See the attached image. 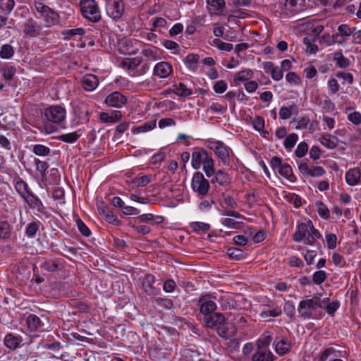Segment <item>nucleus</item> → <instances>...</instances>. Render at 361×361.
Listing matches in <instances>:
<instances>
[{
	"instance_id": "3c124183",
	"label": "nucleus",
	"mask_w": 361,
	"mask_h": 361,
	"mask_svg": "<svg viewBox=\"0 0 361 361\" xmlns=\"http://www.w3.org/2000/svg\"><path fill=\"white\" fill-rule=\"evenodd\" d=\"M198 56L196 54H189L185 59L186 66L191 70L194 71L197 68V63L198 61Z\"/></svg>"
},
{
	"instance_id": "a211bd4d",
	"label": "nucleus",
	"mask_w": 361,
	"mask_h": 361,
	"mask_svg": "<svg viewBox=\"0 0 361 361\" xmlns=\"http://www.w3.org/2000/svg\"><path fill=\"white\" fill-rule=\"evenodd\" d=\"M155 278L152 274H147L142 281V287L145 292L149 295H156L157 290L153 286Z\"/></svg>"
},
{
	"instance_id": "0e129e2a",
	"label": "nucleus",
	"mask_w": 361,
	"mask_h": 361,
	"mask_svg": "<svg viewBox=\"0 0 361 361\" xmlns=\"http://www.w3.org/2000/svg\"><path fill=\"white\" fill-rule=\"evenodd\" d=\"M103 217L109 224L114 225L120 224V221L118 219L117 216L112 211L109 210Z\"/></svg>"
},
{
	"instance_id": "4468645a",
	"label": "nucleus",
	"mask_w": 361,
	"mask_h": 361,
	"mask_svg": "<svg viewBox=\"0 0 361 361\" xmlns=\"http://www.w3.org/2000/svg\"><path fill=\"white\" fill-rule=\"evenodd\" d=\"M310 228H313V224L311 221H308L307 224L302 223L299 224L296 232L293 235V239L295 242L301 241L310 233Z\"/></svg>"
},
{
	"instance_id": "9d476101",
	"label": "nucleus",
	"mask_w": 361,
	"mask_h": 361,
	"mask_svg": "<svg viewBox=\"0 0 361 361\" xmlns=\"http://www.w3.org/2000/svg\"><path fill=\"white\" fill-rule=\"evenodd\" d=\"M42 27L32 18L27 19L24 25L23 32L25 36L35 37L40 35Z\"/></svg>"
},
{
	"instance_id": "e2e57ef3",
	"label": "nucleus",
	"mask_w": 361,
	"mask_h": 361,
	"mask_svg": "<svg viewBox=\"0 0 361 361\" xmlns=\"http://www.w3.org/2000/svg\"><path fill=\"white\" fill-rule=\"evenodd\" d=\"M336 350L333 347L326 348L319 357V361H326L331 356L336 355Z\"/></svg>"
},
{
	"instance_id": "338daca9",
	"label": "nucleus",
	"mask_w": 361,
	"mask_h": 361,
	"mask_svg": "<svg viewBox=\"0 0 361 361\" xmlns=\"http://www.w3.org/2000/svg\"><path fill=\"white\" fill-rule=\"evenodd\" d=\"M151 181V176L149 175H145L136 179H134L133 183H136L138 187H144Z\"/></svg>"
},
{
	"instance_id": "a878e982",
	"label": "nucleus",
	"mask_w": 361,
	"mask_h": 361,
	"mask_svg": "<svg viewBox=\"0 0 361 361\" xmlns=\"http://www.w3.org/2000/svg\"><path fill=\"white\" fill-rule=\"evenodd\" d=\"M275 350L277 353L284 355L291 349V344L286 340L281 339L279 341H275Z\"/></svg>"
},
{
	"instance_id": "37998d69",
	"label": "nucleus",
	"mask_w": 361,
	"mask_h": 361,
	"mask_svg": "<svg viewBox=\"0 0 361 361\" xmlns=\"http://www.w3.org/2000/svg\"><path fill=\"white\" fill-rule=\"evenodd\" d=\"M15 188L17 190V192L25 199V197H26L25 196V194H27V195H29V193H31L30 192L28 191V186L27 185V183L20 180H18L16 182V185H15Z\"/></svg>"
},
{
	"instance_id": "6ab92c4d",
	"label": "nucleus",
	"mask_w": 361,
	"mask_h": 361,
	"mask_svg": "<svg viewBox=\"0 0 361 361\" xmlns=\"http://www.w3.org/2000/svg\"><path fill=\"white\" fill-rule=\"evenodd\" d=\"M26 324L30 331H42L43 329L44 324L40 320L39 317L35 314H30L26 319Z\"/></svg>"
},
{
	"instance_id": "f704fd0d",
	"label": "nucleus",
	"mask_w": 361,
	"mask_h": 361,
	"mask_svg": "<svg viewBox=\"0 0 361 361\" xmlns=\"http://www.w3.org/2000/svg\"><path fill=\"white\" fill-rule=\"evenodd\" d=\"M340 303L338 301L329 302V300H325V302L323 303L322 309H324L329 314L333 316L335 312L338 309Z\"/></svg>"
},
{
	"instance_id": "7ed1b4c3",
	"label": "nucleus",
	"mask_w": 361,
	"mask_h": 361,
	"mask_svg": "<svg viewBox=\"0 0 361 361\" xmlns=\"http://www.w3.org/2000/svg\"><path fill=\"white\" fill-rule=\"evenodd\" d=\"M191 164L195 169H199L202 165L207 177H211L214 173V160L208 152L203 148L194 149Z\"/></svg>"
},
{
	"instance_id": "8fccbe9b",
	"label": "nucleus",
	"mask_w": 361,
	"mask_h": 361,
	"mask_svg": "<svg viewBox=\"0 0 361 361\" xmlns=\"http://www.w3.org/2000/svg\"><path fill=\"white\" fill-rule=\"evenodd\" d=\"M154 302L157 303V305L167 310H171L173 307V302L172 300L169 298L158 297L154 298Z\"/></svg>"
},
{
	"instance_id": "393cba45",
	"label": "nucleus",
	"mask_w": 361,
	"mask_h": 361,
	"mask_svg": "<svg viewBox=\"0 0 361 361\" xmlns=\"http://www.w3.org/2000/svg\"><path fill=\"white\" fill-rule=\"evenodd\" d=\"M0 71L4 78L8 82L12 80L16 73V67L8 64L2 66Z\"/></svg>"
},
{
	"instance_id": "b1692460",
	"label": "nucleus",
	"mask_w": 361,
	"mask_h": 361,
	"mask_svg": "<svg viewBox=\"0 0 361 361\" xmlns=\"http://www.w3.org/2000/svg\"><path fill=\"white\" fill-rule=\"evenodd\" d=\"M61 264L59 259H55L51 260H46L41 264L40 267L45 271L54 272L60 269Z\"/></svg>"
},
{
	"instance_id": "f3484780",
	"label": "nucleus",
	"mask_w": 361,
	"mask_h": 361,
	"mask_svg": "<svg viewBox=\"0 0 361 361\" xmlns=\"http://www.w3.org/2000/svg\"><path fill=\"white\" fill-rule=\"evenodd\" d=\"M252 360V361H273L274 355L268 348L257 346Z\"/></svg>"
},
{
	"instance_id": "c9c22d12",
	"label": "nucleus",
	"mask_w": 361,
	"mask_h": 361,
	"mask_svg": "<svg viewBox=\"0 0 361 361\" xmlns=\"http://www.w3.org/2000/svg\"><path fill=\"white\" fill-rule=\"evenodd\" d=\"M14 54V49L11 45L6 44L1 46L0 57L4 59H11Z\"/></svg>"
},
{
	"instance_id": "13d9d810",
	"label": "nucleus",
	"mask_w": 361,
	"mask_h": 361,
	"mask_svg": "<svg viewBox=\"0 0 361 361\" xmlns=\"http://www.w3.org/2000/svg\"><path fill=\"white\" fill-rule=\"evenodd\" d=\"M190 228L196 232L207 231L210 228V225L203 222H192L190 225Z\"/></svg>"
},
{
	"instance_id": "680f3d73",
	"label": "nucleus",
	"mask_w": 361,
	"mask_h": 361,
	"mask_svg": "<svg viewBox=\"0 0 361 361\" xmlns=\"http://www.w3.org/2000/svg\"><path fill=\"white\" fill-rule=\"evenodd\" d=\"M142 62V59L139 57L133 59H128L127 61H123L124 66H126L129 69H134L137 68Z\"/></svg>"
},
{
	"instance_id": "c756f323",
	"label": "nucleus",
	"mask_w": 361,
	"mask_h": 361,
	"mask_svg": "<svg viewBox=\"0 0 361 361\" xmlns=\"http://www.w3.org/2000/svg\"><path fill=\"white\" fill-rule=\"evenodd\" d=\"M85 33L83 28L79 27L75 29H68L62 31V35L64 36L65 39H71L76 35L82 36Z\"/></svg>"
},
{
	"instance_id": "ddd939ff",
	"label": "nucleus",
	"mask_w": 361,
	"mask_h": 361,
	"mask_svg": "<svg viewBox=\"0 0 361 361\" xmlns=\"http://www.w3.org/2000/svg\"><path fill=\"white\" fill-rule=\"evenodd\" d=\"M25 200L31 208L37 209L39 212L44 215L47 218L49 216L50 214L45 210V207L42 201L32 193H29V195H27Z\"/></svg>"
},
{
	"instance_id": "58836bf2",
	"label": "nucleus",
	"mask_w": 361,
	"mask_h": 361,
	"mask_svg": "<svg viewBox=\"0 0 361 361\" xmlns=\"http://www.w3.org/2000/svg\"><path fill=\"white\" fill-rule=\"evenodd\" d=\"M355 30H356V28L355 27H350L347 24H342L338 27L337 34L340 35L341 37L345 38L346 37L350 36Z\"/></svg>"
},
{
	"instance_id": "2f4dec72",
	"label": "nucleus",
	"mask_w": 361,
	"mask_h": 361,
	"mask_svg": "<svg viewBox=\"0 0 361 361\" xmlns=\"http://www.w3.org/2000/svg\"><path fill=\"white\" fill-rule=\"evenodd\" d=\"M253 75V72L250 69H245L235 73L234 76V81L235 82L245 81L250 79Z\"/></svg>"
},
{
	"instance_id": "9b49d317",
	"label": "nucleus",
	"mask_w": 361,
	"mask_h": 361,
	"mask_svg": "<svg viewBox=\"0 0 361 361\" xmlns=\"http://www.w3.org/2000/svg\"><path fill=\"white\" fill-rule=\"evenodd\" d=\"M225 322V317L223 314L219 312H213L204 318L205 325L211 329H216L221 323Z\"/></svg>"
},
{
	"instance_id": "412c9836",
	"label": "nucleus",
	"mask_w": 361,
	"mask_h": 361,
	"mask_svg": "<svg viewBox=\"0 0 361 361\" xmlns=\"http://www.w3.org/2000/svg\"><path fill=\"white\" fill-rule=\"evenodd\" d=\"M122 117V113L121 111H114L111 114L106 112H102L99 118L103 123H116Z\"/></svg>"
},
{
	"instance_id": "bb28decb",
	"label": "nucleus",
	"mask_w": 361,
	"mask_h": 361,
	"mask_svg": "<svg viewBox=\"0 0 361 361\" xmlns=\"http://www.w3.org/2000/svg\"><path fill=\"white\" fill-rule=\"evenodd\" d=\"M278 173L288 180L290 182H295L296 180V178L293 173L291 166L288 164H284L282 167L280 168Z\"/></svg>"
},
{
	"instance_id": "de8ad7c7",
	"label": "nucleus",
	"mask_w": 361,
	"mask_h": 361,
	"mask_svg": "<svg viewBox=\"0 0 361 361\" xmlns=\"http://www.w3.org/2000/svg\"><path fill=\"white\" fill-rule=\"evenodd\" d=\"M317 207V212L319 216L325 219H328L330 217L329 210L324 203L322 202H317L316 203Z\"/></svg>"
},
{
	"instance_id": "bf43d9fd",
	"label": "nucleus",
	"mask_w": 361,
	"mask_h": 361,
	"mask_svg": "<svg viewBox=\"0 0 361 361\" xmlns=\"http://www.w3.org/2000/svg\"><path fill=\"white\" fill-rule=\"evenodd\" d=\"M308 150V145L305 142H301L297 147L295 154L298 157H303Z\"/></svg>"
},
{
	"instance_id": "7c9ffc66",
	"label": "nucleus",
	"mask_w": 361,
	"mask_h": 361,
	"mask_svg": "<svg viewBox=\"0 0 361 361\" xmlns=\"http://www.w3.org/2000/svg\"><path fill=\"white\" fill-rule=\"evenodd\" d=\"M326 37L328 38V40L326 41L327 46H330L336 43L342 44L345 42V38L337 33L332 35H330L329 34H324L323 35V38L325 39Z\"/></svg>"
},
{
	"instance_id": "c85d7f7f",
	"label": "nucleus",
	"mask_w": 361,
	"mask_h": 361,
	"mask_svg": "<svg viewBox=\"0 0 361 361\" xmlns=\"http://www.w3.org/2000/svg\"><path fill=\"white\" fill-rule=\"evenodd\" d=\"M224 165L230 164L229 149L224 144L215 153Z\"/></svg>"
},
{
	"instance_id": "e433bc0d",
	"label": "nucleus",
	"mask_w": 361,
	"mask_h": 361,
	"mask_svg": "<svg viewBox=\"0 0 361 361\" xmlns=\"http://www.w3.org/2000/svg\"><path fill=\"white\" fill-rule=\"evenodd\" d=\"M11 235V230L7 221L0 222V239H7Z\"/></svg>"
},
{
	"instance_id": "72a5a7b5",
	"label": "nucleus",
	"mask_w": 361,
	"mask_h": 361,
	"mask_svg": "<svg viewBox=\"0 0 361 361\" xmlns=\"http://www.w3.org/2000/svg\"><path fill=\"white\" fill-rule=\"evenodd\" d=\"M137 219L139 220L140 222H152L151 224L153 226L161 223L164 220L162 216H157V219H158V221H153L154 219V216L152 214H145L139 215Z\"/></svg>"
},
{
	"instance_id": "aec40b11",
	"label": "nucleus",
	"mask_w": 361,
	"mask_h": 361,
	"mask_svg": "<svg viewBox=\"0 0 361 361\" xmlns=\"http://www.w3.org/2000/svg\"><path fill=\"white\" fill-rule=\"evenodd\" d=\"M361 171L359 168L351 169L345 174L346 183L350 185H357L360 180Z\"/></svg>"
},
{
	"instance_id": "423d86ee",
	"label": "nucleus",
	"mask_w": 361,
	"mask_h": 361,
	"mask_svg": "<svg viewBox=\"0 0 361 361\" xmlns=\"http://www.w3.org/2000/svg\"><path fill=\"white\" fill-rule=\"evenodd\" d=\"M124 10L125 6L122 0H106V14L113 20L121 18Z\"/></svg>"
},
{
	"instance_id": "5fc2aeb1",
	"label": "nucleus",
	"mask_w": 361,
	"mask_h": 361,
	"mask_svg": "<svg viewBox=\"0 0 361 361\" xmlns=\"http://www.w3.org/2000/svg\"><path fill=\"white\" fill-rule=\"evenodd\" d=\"M221 224L230 228L239 229L240 228L243 222L236 221L233 219L226 218L221 221Z\"/></svg>"
},
{
	"instance_id": "79ce46f5",
	"label": "nucleus",
	"mask_w": 361,
	"mask_h": 361,
	"mask_svg": "<svg viewBox=\"0 0 361 361\" xmlns=\"http://www.w3.org/2000/svg\"><path fill=\"white\" fill-rule=\"evenodd\" d=\"M39 222L32 221L30 223L25 230L26 235L29 238H35L39 230Z\"/></svg>"
},
{
	"instance_id": "f8f14e48",
	"label": "nucleus",
	"mask_w": 361,
	"mask_h": 361,
	"mask_svg": "<svg viewBox=\"0 0 361 361\" xmlns=\"http://www.w3.org/2000/svg\"><path fill=\"white\" fill-rule=\"evenodd\" d=\"M215 330L219 336L224 338H228L233 336L237 331L234 324L226 322L221 323V325Z\"/></svg>"
},
{
	"instance_id": "0eeeda50",
	"label": "nucleus",
	"mask_w": 361,
	"mask_h": 361,
	"mask_svg": "<svg viewBox=\"0 0 361 361\" xmlns=\"http://www.w3.org/2000/svg\"><path fill=\"white\" fill-rule=\"evenodd\" d=\"M198 305L204 318L212 314L216 310V303L210 299V296L208 295L202 296L198 300Z\"/></svg>"
},
{
	"instance_id": "dca6fc26",
	"label": "nucleus",
	"mask_w": 361,
	"mask_h": 361,
	"mask_svg": "<svg viewBox=\"0 0 361 361\" xmlns=\"http://www.w3.org/2000/svg\"><path fill=\"white\" fill-rule=\"evenodd\" d=\"M82 87L86 91H92L99 85V80L95 75L93 74H86L84 75L81 80Z\"/></svg>"
},
{
	"instance_id": "6e6d98bb",
	"label": "nucleus",
	"mask_w": 361,
	"mask_h": 361,
	"mask_svg": "<svg viewBox=\"0 0 361 361\" xmlns=\"http://www.w3.org/2000/svg\"><path fill=\"white\" fill-rule=\"evenodd\" d=\"M33 152L38 156H47L50 153V149L42 145H35L33 147Z\"/></svg>"
},
{
	"instance_id": "f03ea898",
	"label": "nucleus",
	"mask_w": 361,
	"mask_h": 361,
	"mask_svg": "<svg viewBox=\"0 0 361 361\" xmlns=\"http://www.w3.org/2000/svg\"><path fill=\"white\" fill-rule=\"evenodd\" d=\"M325 300H329L328 298L321 299V295H314L310 299L302 300L300 302L298 311L300 317L304 319H317L322 316V312L317 314L315 310L317 307L323 308V303Z\"/></svg>"
},
{
	"instance_id": "4be33fe9",
	"label": "nucleus",
	"mask_w": 361,
	"mask_h": 361,
	"mask_svg": "<svg viewBox=\"0 0 361 361\" xmlns=\"http://www.w3.org/2000/svg\"><path fill=\"white\" fill-rule=\"evenodd\" d=\"M22 339L12 334H8L4 338V343L11 350L16 349L20 344Z\"/></svg>"
},
{
	"instance_id": "2eb2a0df",
	"label": "nucleus",
	"mask_w": 361,
	"mask_h": 361,
	"mask_svg": "<svg viewBox=\"0 0 361 361\" xmlns=\"http://www.w3.org/2000/svg\"><path fill=\"white\" fill-rule=\"evenodd\" d=\"M173 71L171 65L166 61H161L156 64L154 68V75L164 78L168 77Z\"/></svg>"
},
{
	"instance_id": "6e6552de",
	"label": "nucleus",
	"mask_w": 361,
	"mask_h": 361,
	"mask_svg": "<svg viewBox=\"0 0 361 361\" xmlns=\"http://www.w3.org/2000/svg\"><path fill=\"white\" fill-rule=\"evenodd\" d=\"M298 169L303 176H309L311 177L317 178L322 176L325 173V169L319 166L309 167L307 162L298 163Z\"/></svg>"
},
{
	"instance_id": "39448f33",
	"label": "nucleus",
	"mask_w": 361,
	"mask_h": 361,
	"mask_svg": "<svg viewBox=\"0 0 361 361\" xmlns=\"http://www.w3.org/2000/svg\"><path fill=\"white\" fill-rule=\"evenodd\" d=\"M191 186L198 196H205L209 189V181L204 178L201 172H195L192 178Z\"/></svg>"
},
{
	"instance_id": "f257e3e1",
	"label": "nucleus",
	"mask_w": 361,
	"mask_h": 361,
	"mask_svg": "<svg viewBox=\"0 0 361 361\" xmlns=\"http://www.w3.org/2000/svg\"><path fill=\"white\" fill-rule=\"evenodd\" d=\"M43 126L46 133L51 134L58 130L59 125L66 118V110L60 106H52L44 111Z\"/></svg>"
},
{
	"instance_id": "69168bd1",
	"label": "nucleus",
	"mask_w": 361,
	"mask_h": 361,
	"mask_svg": "<svg viewBox=\"0 0 361 361\" xmlns=\"http://www.w3.org/2000/svg\"><path fill=\"white\" fill-rule=\"evenodd\" d=\"M77 226L80 232L86 237H88L91 234L90 230L88 227L84 224V222L81 219H78L76 221Z\"/></svg>"
},
{
	"instance_id": "49530a36",
	"label": "nucleus",
	"mask_w": 361,
	"mask_h": 361,
	"mask_svg": "<svg viewBox=\"0 0 361 361\" xmlns=\"http://www.w3.org/2000/svg\"><path fill=\"white\" fill-rule=\"evenodd\" d=\"M80 135L77 132H73L71 133L63 134L58 137V139L68 143H73L75 142Z\"/></svg>"
},
{
	"instance_id": "20e7f679",
	"label": "nucleus",
	"mask_w": 361,
	"mask_h": 361,
	"mask_svg": "<svg viewBox=\"0 0 361 361\" xmlns=\"http://www.w3.org/2000/svg\"><path fill=\"white\" fill-rule=\"evenodd\" d=\"M82 16L93 23L101 19L99 8L94 0H81L80 3Z\"/></svg>"
},
{
	"instance_id": "052dcab7",
	"label": "nucleus",
	"mask_w": 361,
	"mask_h": 361,
	"mask_svg": "<svg viewBox=\"0 0 361 361\" xmlns=\"http://www.w3.org/2000/svg\"><path fill=\"white\" fill-rule=\"evenodd\" d=\"M326 273L324 271H317L312 276V281L315 284H321L326 280Z\"/></svg>"
},
{
	"instance_id": "774afa93",
	"label": "nucleus",
	"mask_w": 361,
	"mask_h": 361,
	"mask_svg": "<svg viewBox=\"0 0 361 361\" xmlns=\"http://www.w3.org/2000/svg\"><path fill=\"white\" fill-rule=\"evenodd\" d=\"M286 79L289 83L296 85L301 82L300 78L295 72H289L287 73Z\"/></svg>"
},
{
	"instance_id": "a18cd8bd",
	"label": "nucleus",
	"mask_w": 361,
	"mask_h": 361,
	"mask_svg": "<svg viewBox=\"0 0 361 361\" xmlns=\"http://www.w3.org/2000/svg\"><path fill=\"white\" fill-rule=\"evenodd\" d=\"M207 4L212 7L215 11L222 12L226 7L224 0H207Z\"/></svg>"
},
{
	"instance_id": "5701e85b",
	"label": "nucleus",
	"mask_w": 361,
	"mask_h": 361,
	"mask_svg": "<svg viewBox=\"0 0 361 361\" xmlns=\"http://www.w3.org/2000/svg\"><path fill=\"white\" fill-rule=\"evenodd\" d=\"M334 61H336V66L340 68H346L350 66V61L345 57L341 51H336L334 54Z\"/></svg>"
},
{
	"instance_id": "864d4df0",
	"label": "nucleus",
	"mask_w": 361,
	"mask_h": 361,
	"mask_svg": "<svg viewBox=\"0 0 361 361\" xmlns=\"http://www.w3.org/2000/svg\"><path fill=\"white\" fill-rule=\"evenodd\" d=\"M226 254L232 259H240L243 258V252L239 248L230 247L227 250Z\"/></svg>"
},
{
	"instance_id": "c03bdc74",
	"label": "nucleus",
	"mask_w": 361,
	"mask_h": 361,
	"mask_svg": "<svg viewBox=\"0 0 361 361\" xmlns=\"http://www.w3.org/2000/svg\"><path fill=\"white\" fill-rule=\"evenodd\" d=\"M320 142L329 149H334L337 145V140L336 138L331 139L329 135H323L320 138Z\"/></svg>"
},
{
	"instance_id": "4d7b16f0",
	"label": "nucleus",
	"mask_w": 361,
	"mask_h": 361,
	"mask_svg": "<svg viewBox=\"0 0 361 361\" xmlns=\"http://www.w3.org/2000/svg\"><path fill=\"white\" fill-rule=\"evenodd\" d=\"M35 9L38 12L41 13L43 16L45 13H50L52 17L54 16V11H53L49 6L44 5L41 2H35Z\"/></svg>"
},
{
	"instance_id": "1a4fd4ad",
	"label": "nucleus",
	"mask_w": 361,
	"mask_h": 361,
	"mask_svg": "<svg viewBox=\"0 0 361 361\" xmlns=\"http://www.w3.org/2000/svg\"><path fill=\"white\" fill-rule=\"evenodd\" d=\"M127 97L119 92H114L109 94L105 99V104L109 106L121 108L127 103Z\"/></svg>"
},
{
	"instance_id": "cd10ccee",
	"label": "nucleus",
	"mask_w": 361,
	"mask_h": 361,
	"mask_svg": "<svg viewBox=\"0 0 361 361\" xmlns=\"http://www.w3.org/2000/svg\"><path fill=\"white\" fill-rule=\"evenodd\" d=\"M215 181L221 186L228 185L231 183V176L223 170H219L214 177Z\"/></svg>"
},
{
	"instance_id": "473e14b6",
	"label": "nucleus",
	"mask_w": 361,
	"mask_h": 361,
	"mask_svg": "<svg viewBox=\"0 0 361 361\" xmlns=\"http://www.w3.org/2000/svg\"><path fill=\"white\" fill-rule=\"evenodd\" d=\"M173 87H175L174 92L178 96L187 97L192 94V90L187 88L186 85L182 82L175 84Z\"/></svg>"
},
{
	"instance_id": "4c0bfd02",
	"label": "nucleus",
	"mask_w": 361,
	"mask_h": 361,
	"mask_svg": "<svg viewBox=\"0 0 361 361\" xmlns=\"http://www.w3.org/2000/svg\"><path fill=\"white\" fill-rule=\"evenodd\" d=\"M155 126H156V121H152L149 122H146L144 124L135 128L133 130V133H140L147 132V131L154 129V128Z\"/></svg>"
},
{
	"instance_id": "a19ab883",
	"label": "nucleus",
	"mask_w": 361,
	"mask_h": 361,
	"mask_svg": "<svg viewBox=\"0 0 361 361\" xmlns=\"http://www.w3.org/2000/svg\"><path fill=\"white\" fill-rule=\"evenodd\" d=\"M298 139V136L295 133H291L288 135L284 141V147L285 148L290 151L293 147L295 146V143L297 142Z\"/></svg>"
},
{
	"instance_id": "ea45409f",
	"label": "nucleus",
	"mask_w": 361,
	"mask_h": 361,
	"mask_svg": "<svg viewBox=\"0 0 361 361\" xmlns=\"http://www.w3.org/2000/svg\"><path fill=\"white\" fill-rule=\"evenodd\" d=\"M14 6V0H0V9L5 14H9Z\"/></svg>"
},
{
	"instance_id": "09e8293b",
	"label": "nucleus",
	"mask_w": 361,
	"mask_h": 361,
	"mask_svg": "<svg viewBox=\"0 0 361 361\" xmlns=\"http://www.w3.org/2000/svg\"><path fill=\"white\" fill-rule=\"evenodd\" d=\"M213 44L222 51H231L233 48L232 44L224 42L219 38L213 40Z\"/></svg>"
},
{
	"instance_id": "603ef678",
	"label": "nucleus",
	"mask_w": 361,
	"mask_h": 361,
	"mask_svg": "<svg viewBox=\"0 0 361 361\" xmlns=\"http://www.w3.org/2000/svg\"><path fill=\"white\" fill-rule=\"evenodd\" d=\"M272 338L270 334L268 333L264 334L257 341V346L264 348H268Z\"/></svg>"
}]
</instances>
